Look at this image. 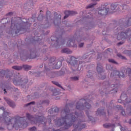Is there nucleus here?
I'll return each mask as SVG.
<instances>
[{"label":"nucleus","instance_id":"1","mask_svg":"<svg viewBox=\"0 0 131 131\" xmlns=\"http://www.w3.org/2000/svg\"><path fill=\"white\" fill-rule=\"evenodd\" d=\"M68 106H70V104H67L65 108L61 111V118L57 120H54V121L57 124L64 125L66 129H68V128L70 127L71 125H73L74 127L78 128V127H80V128H84L85 125L83 124H78L75 126L74 123L76 122L77 117L79 116V114L77 112L75 113H71V111L68 108Z\"/></svg>","mask_w":131,"mask_h":131},{"label":"nucleus","instance_id":"2","mask_svg":"<svg viewBox=\"0 0 131 131\" xmlns=\"http://www.w3.org/2000/svg\"><path fill=\"white\" fill-rule=\"evenodd\" d=\"M0 109L3 111V117L5 120V124L8 129H12V128H14L16 130H18L19 127L22 125L24 126L26 124V126H27V122L25 120V117H20L18 116H16V117L11 118L9 116L10 115V113L5 112L4 107H1Z\"/></svg>","mask_w":131,"mask_h":131},{"label":"nucleus","instance_id":"3","mask_svg":"<svg viewBox=\"0 0 131 131\" xmlns=\"http://www.w3.org/2000/svg\"><path fill=\"white\" fill-rule=\"evenodd\" d=\"M108 4H105L103 5H101V7H100L98 9V14L100 16H104L106 15H108V14H112L113 13H115L116 11H117V9H116V8H122V6H119V5H118L117 3H114L111 5V10L109 11V8H106V6H107Z\"/></svg>","mask_w":131,"mask_h":131},{"label":"nucleus","instance_id":"4","mask_svg":"<svg viewBox=\"0 0 131 131\" xmlns=\"http://www.w3.org/2000/svg\"><path fill=\"white\" fill-rule=\"evenodd\" d=\"M26 117L32 124H33V123H35V124H36V123H39V124L45 125L48 121H49V124L52 123V122L51 121V120H50V119H46L43 116H36L34 117L29 115V114H27Z\"/></svg>","mask_w":131,"mask_h":131},{"label":"nucleus","instance_id":"5","mask_svg":"<svg viewBox=\"0 0 131 131\" xmlns=\"http://www.w3.org/2000/svg\"><path fill=\"white\" fill-rule=\"evenodd\" d=\"M91 104L88 102H85V99H81L79 102L77 103L76 109L78 110H83V109H90Z\"/></svg>","mask_w":131,"mask_h":131},{"label":"nucleus","instance_id":"6","mask_svg":"<svg viewBox=\"0 0 131 131\" xmlns=\"http://www.w3.org/2000/svg\"><path fill=\"white\" fill-rule=\"evenodd\" d=\"M50 66H52L54 69H60L62 66V61L56 62V57H52L49 60Z\"/></svg>","mask_w":131,"mask_h":131},{"label":"nucleus","instance_id":"7","mask_svg":"<svg viewBox=\"0 0 131 131\" xmlns=\"http://www.w3.org/2000/svg\"><path fill=\"white\" fill-rule=\"evenodd\" d=\"M117 30H118V31H119V30H120V34H118V36H117V39L119 40V39H125V38H127V34H128V33H129V32H130V31L129 30H127L125 32H122V31L123 30V28H122V27H120L118 28L117 29Z\"/></svg>","mask_w":131,"mask_h":131},{"label":"nucleus","instance_id":"8","mask_svg":"<svg viewBox=\"0 0 131 131\" xmlns=\"http://www.w3.org/2000/svg\"><path fill=\"white\" fill-rule=\"evenodd\" d=\"M69 64L71 66V68L73 71H75L77 69L78 65L77 64V58L72 56L70 57V60L69 61Z\"/></svg>","mask_w":131,"mask_h":131},{"label":"nucleus","instance_id":"9","mask_svg":"<svg viewBox=\"0 0 131 131\" xmlns=\"http://www.w3.org/2000/svg\"><path fill=\"white\" fill-rule=\"evenodd\" d=\"M13 26L14 28H16L17 31H15V34H18L21 30H22V28H20L19 29H18V27H20V24L17 23V20L14 22L13 19L11 20V28H13Z\"/></svg>","mask_w":131,"mask_h":131},{"label":"nucleus","instance_id":"10","mask_svg":"<svg viewBox=\"0 0 131 131\" xmlns=\"http://www.w3.org/2000/svg\"><path fill=\"white\" fill-rule=\"evenodd\" d=\"M114 74L115 75H117L120 78H121V77H124V74L123 73V72L115 71L111 73V76H114Z\"/></svg>","mask_w":131,"mask_h":131},{"label":"nucleus","instance_id":"11","mask_svg":"<svg viewBox=\"0 0 131 131\" xmlns=\"http://www.w3.org/2000/svg\"><path fill=\"white\" fill-rule=\"evenodd\" d=\"M65 16H64V19H66L67 18H68L69 16H72L73 15H76V14H77V13L75 11H66L64 12Z\"/></svg>","mask_w":131,"mask_h":131},{"label":"nucleus","instance_id":"12","mask_svg":"<svg viewBox=\"0 0 131 131\" xmlns=\"http://www.w3.org/2000/svg\"><path fill=\"white\" fill-rule=\"evenodd\" d=\"M9 73H10V71L9 70L4 71L2 70L0 72V76H2V77H3V76H5V75L6 74V78H11L10 76H8V74H9Z\"/></svg>","mask_w":131,"mask_h":131},{"label":"nucleus","instance_id":"13","mask_svg":"<svg viewBox=\"0 0 131 131\" xmlns=\"http://www.w3.org/2000/svg\"><path fill=\"white\" fill-rule=\"evenodd\" d=\"M4 99L5 100V101H6L7 104L8 105H9V106H10V107H12V108H14V107H15V106H16V105L15 104V103H14V102L12 101V100L4 97Z\"/></svg>","mask_w":131,"mask_h":131},{"label":"nucleus","instance_id":"14","mask_svg":"<svg viewBox=\"0 0 131 131\" xmlns=\"http://www.w3.org/2000/svg\"><path fill=\"white\" fill-rule=\"evenodd\" d=\"M49 113H50V114H52L53 113H54V112L55 113H57L58 112H59V108H58L57 107H55L53 108H51L50 110H49L48 111Z\"/></svg>","mask_w":131,"mask_h":131},{"label":"nucleus","instance_id":"15","mask_svg":"<svg viewBox=\"0 0 131 131\" xmlns=\"http://www.w3.org/2000/svg\"><path fill=\"white\" fill-rule=\"evenodd\" d=\"M97 71L98 73H102L103 72V67H102L101 63L97 64Z\"/></svg>","mask_w":131,"mask_h":131},{"label":"nucleus","instance_id":"16","mask_svg":"<svg viewBox=\"0 0 131 131\" xmlns=\"http://www.w3.org/2000/svg\"><path fill=\"white\" fill-rule=\"evenodd\" d=\"M67 46L68 47H74V40H73V39H70L67 42Z\"/></svg>","mask_w":131,"mask_h":131},{"label":"nucleus","instance_id":"17","mask_svg":"<svg viewBox=\"0 0 131 131\" xmlns=\"http://www.w3.org/2000/svg\"><path fill=\"white\" fill-rule=\"evenodd\" d=\"M119 86V85L116 84L115 85H113V88H115L114 89L113 91V92H112V94H115L116 93H117V88H118V86Z\"/></svg>","mask_w":131,"mask_h":131},{"label":"nucleus","instance_id":"18","mask_svg":"<svg viewBox=\"0 0 131 131\" xmlns=\"http://www.w3.org/2000/svg\"><path fill=\"white\" fill-rule=\"evenodd\" d=\"M61 53H65L66 54H71L72 53V51H70V50L68 49H63L61 51Z\"/></svg>","mask_w":131,"mask_h":131},{"label":"nucleus","instance_id":"19","mask_svg":"<svg viewBox=\"0 0 131 131\" xmlns=\"http://www.w3.org/2000/svg\"><path fill=\"white\" fill-rule=\"evenodd\" d=\"M22 81L21 80H17L15 79H14L13 80V83L15 84V85H18V84H20V83Z\"/></svg>","mask_w":131,"mask_h":131},{"label":"nucleus","instance_id":"20","mask_svg":"<svg viewBox=\"0 0 131 131\" xmlns=\"http://www.w3.org/2000/svg\"><path fill=\"white\" fill-rule=\"evenodd\" d=\"M23 67L25 70H30L31 69V66L28 65H24Z\"/></svg>","mask_w":131,"mask_h":131},{"label":"nucleus","instance_id":"21","mask_svg":"<svg viewBox=\"0 0 131 131\" xmlns=\"http://www.w3.org/2000/svg\"><path fill=\"white\" fill-rule=\"evenodd\" d=\"M96 114L104 115V110L98 109L96 112Z\"/></svg>","mask_w":131,"mask_h":131},{"label":"nucleus","instance_id":"22","mask_svg":"<svg viewBox=\"0 0 131 131\" xmlns=\"http://www.w3.org/2000/svg\"><path fill=\"white\" fill-rule=\"evenodd\" d=\"M23 67L21 66H13L12 67L13 69H15V70H21Z\"/></svg>","mask_w":131,"mask_h":131},{"label":"nucleus","instance_id":"23","mask_svg":"<svg viewBox=\"0 0 131 131\" xmlns=\"http://www.w3.org/2000/svg\"><path fill=\"white\" fill-rule=\"evenodd\" d=\"M103 126L105 128H108V127H111V126H114V124H103Z\"/></svg>","mask_w":131,"mask_h":131},{"label":"nucleus","instance_id":"24","mask_svg":"<svg viewBox=\"0 0 131 131\" xmlns=\"http://www.w3.org/2000/svg\"><path fill=\"white\" fill-rule=\"evenodd\" d=\"M96 5H97V3L94 4H90L87 7H86V9H92V8H94V6H96Z\"/></svg>","mask_w":131,"mask_h":131},{"label":"nucleus","instance_id":"25","mask_svg":"<svg viewBox=\"0 0 131 131\" xmlns=\"http://www.w3.org/2000/svg\"><path fill=\"white\" fill-rule=\"evenodd\" d=\"M52 83H53V84H55V85H57V86H58L59 88H61L62 89V86H61V84H59L58 82L52 81Z\"/></svg>","mask_w":131,"mask_h":131},{"label":"nucleus","instance_id":"26","mask_svg":"<svg viewBox=\"0 0 131 131\" xmlns=\"http://www.w3.org/2000/svg\"><path fill=\"white\" fill-rule=\"evenodd\" d=\"M126 73L127 74H128L129 76H130L131 75V69L130 68H127L126 71Z\"/></svg>","mask_w":131,"mask_h":131},{"label":"nucleus","instance_id":"27","mask_svg":"<svg viewBox=\"0 0 131 131\" xmlns=\"http://www.w3.org/2000/svg\"><path fill=\"white\" fill-rule=\"evenodd\" d=\"M117 56L120 59H122V60H124L125 59V58L124 56H123L122 55H121V54H120L119 53L117 54Z\"/></svg>","mask_w":131,"mask_h":131},{"label":"nucleus","instance_id":"28","mask_svg":"<svg viewBox=\"0 0 131 131\" xmlns=\"http://www.w3.org/2000/svg\"><path fill=\"white\" fill-rule=\"evenodd\" d=\"M108 62L110 63H113L114 64H117V62L115 61L114 59H108Z\"/></svg>","mask_w":131,"mask_h":131},{"label":"nucleus","instance_id":"29","mask_svg":"<svg viewBox=\"0 0 131 131\" xmlns=\"http://www.w3.org/2000/svg\"><path fill=\"white\" fill-rule=\"evenodd\" d=\"M71 80H78V77H73L71 78Z\"/></svg>","mask_w":131,"mask_h":131},{"label":"nucleus","instance_id":"30","mask_svg":"<svg viewBox=\"0 0 131 131\" xmlns=\"http://www.w3.org/2000/svg\"><path fill=\"white\" fill-rule=\"evenodd\" d=\"M29 130H30V131H36V127H32L31 128H30L29 129Z\"/></svg>","mask_w":131,"mask_h":131},{"label":"nucleus","instance_id":"31","mask_svg":"<svg viewBox=\"0 0 131 131\" xmlns=\"http://www.w3.org/2000/svg\"><path fill=\"white\" fill-rule=\"evenodd\" d=\"M35 103L34 101H32V102H31L25 105L26 106H29L30 105H34V104Z\"/></svg>","mask_w":131,"mask_h":131},{"label":"nucleus","instance_id":"32","mask_svg":"<svg viewBox=\"0 0 131 131\" xmlns=\"http://www.w3.org/2000/svg\"><path fill=\"white\" fill-rule=\"evenodd\" d=\"M111 65H106V69H107V70H110L111 69Z\"/></svg>","mask_w":131,"mask_h":131},{"label":"nucleus","instance_id":"33","mask_svg":"<svg viewBox=\"0 0 131 131\" xmlns=\"http://www.w3.org/2000/svg\"><path fill=\"white\" fill-rule=\"evenodd\" d=\"M83 43H80L79 45V48H82L83 47Z\"/></svg>","mask_w":131,"mask_h":131},{"label":"nucleus","instance_id":"34","mask_svg":"<svg viewBox=\"0 0 131 131\" xmlns=\"http://www.w3.org/2000/svg\"><path fill=\"white\" fill-rule=\"evenodd\" d=\"M121 113L122 115H125V112L124 111H122Z\"/></svg>","mask_w":131,"mask_h":131},{"label":"nucleus","instance_id":"35","mask_svg":"<svg viewBox=\"0 0 131 131\" xmlns=\"http://www.w3.org/2000/svg\"><path fill=\"white\" fill-rule=\"evenodd\" d=\"M11 15H13V12H9L7 14V16H11Z\"/></svg>","mask_w":131,"mask_h":131},{"label":"nucleus","instance_id":"36","mask_svg":"<svg viewBox=\"0 0 131 131\" xmlns=\"http://www.w3.org/2000/svg\"><path fill=\"white\" fill-rule=\"evenodd\" d=\"M58 20H59V21H61V15H59L58 16Z\"/></svg>","mask_w":131,"mask_h":131},{"label":"nucleus","instance_id":"37","mask_svg":"<svg viewBox=\"0 0 131 131\" xmlns=\"http://www.w3.org/2000/svg\"><path fill=\"white\" fill-rule=\"evenodd\" d=\"M122 43H123V42H120L118 43V46H120V45H122Z\"/></svg>","mask_w":131,"mask_h":131},{"label":"nucleus","instance_id":"38","mask_svg":"<svg viewBox=\"0 0 131 131\" xmlns=\"http://www.w3.org/2000/svg\"><path fill=\"white\" fill-rule=\"evenodd\" d=\"M35 58H36V56H33L30 57V59H35Z\"/></svg>","mask_w":131,"mask_h":131},{"label":"nucleus","instance_id":"39","mask_svg":"<svg viewBox=\"0 0 131 131\" xmlns=\"http://www.w3.org/2000/svg\"><path fill=\"white\" fill-rule=\"evenodd\" d=\"M124 53H130V51L126 50V51L124 52Z\"/></svg>","mask_w":131,"mask_h":131},{"label":"nucleus","instance_id":"40","mask_svg":"<svg viewBox=\"0 0 131 131\" xmlns=\"http://www.w3.org/2000/svg\"><path fill=\"white\" fill-rule=\"evenodd\" d=\"M53 96H57V95H58V94L56 93H53Z\"/></svg>","mask_w":131,"mask_h":131},{"label":"nucleus","instance_id":"41","mask_svg":"<svg viewBox=\"0 0 131 131\" xmlns=\"http://www.w3.org/2000/svg\"><path fill=\"white\" fill-rule=\"evenodd\" d=\"M43 103H47V104H49V101H45Z\"/></svg>","mask_w":131,"mask_h":131},{"label":"nucleus","instance_id":"42","mask_svg":"<svg viewBox=\"0 0 131 131\" xmlns=\"http://www.w3.org/2000/svg\"><path fill=\"white\" fill-rule=\"evenodd\" d=\"M93 2H99V0H91Z\"/></svg>","mask_w":131,"mask_h":131},{"label":"nucleus","instance_id":"43","mask_svg":"<svg viewBox=\"0 0 131 131\" xmlns=\"http://www.w3.org/2000/svg\"><path fill=\"white\" fill-rule=\"evenodd\" d=\"M28 82V80H27V81L24 82V83H27Z\"/></svg>","mask_w":131,"mask_h":131},{"label":"nucleus","instance_id":"44","mask_svg":"<svg viewBox=\"0 0 131 131\" xmlns=\"http://www.w3.org/2000/svg\"><path fill=\"white\" fill-rule=\"evenodd\" d=\"M86 115H88L89 118H90V116H89L88 112H86Z\"/></svg>","mask_w":131,"mask_h":131},{"label":"nucleus","instance_id":"45","mask_svg":"<svg viewBox=\"0 0 131 131\" xmlns=\"http://www.w3.org/2000/svg\"><path fill=\"white\" fill-rule=\"evenodd\" d=\"M107 51L108 52H110V51H111V49L110 48H108Z\"/></svg>","mask_w":131,"mask_h":131},{"label":"nucleus","instance_id":"46","mask_svg":"<svg viewBox=\"0 0 131 131\" xmlns=\"http://www.w3.org/2000/svg\"><path fill=\"white\" fill-rule=\"evenodd\" d=\"M129 124H131V119H130L129 120Z\"/></svg>","mask_w":131,"mask_h":131},{"label":"nucleus","instance_id":"47","mask_svg":"<svg viewBox=\"0 0 131 131\" xmlns=\"http://www.w3.org/2000/svg\"><path fill=\"white\" fill-rule=\"evenodd\" d=\"M50 13H51V12H50V11H48L47 12V14H50Z\"/></svg>","mask_w":131,"mask_h":131},{"label":"nucleus","instance_id":"48","mask_svg":"<svg viewBox=\"0 0 131 131\" xmlns=\"http://www.w3.org/2000/svg\"><path fill=\"white\" fill-rule=\"evenodd\" d=\"M4 94H6V93H7V91L6 90V89H4Z\"/></svg>","mask_w":131,"mask_h":131},{"label":"nucleus","instance_id":"49","mask_svg":"<svg viewBox=\"0 0 131 131\" xmlns=\"http://www.w3.org/2000/svg\"><path fill=\"white\" fill-rule=\"evenodd\" d=\"M118 102L119 103H121V100H119L118 101Z\"/></svg>","mask_w":131,"mask_h":131},{"label":"nucleus","instance_id":"50","mask_svg":"<svg viewBox=\"0 0 131 131\" xmlns=\"http://www.w3.org/2000/svg\"><path fill=\"white\" fill-rule=\"evenodd\" d=\"M0 129H1L2 130H3L4 129V128H0Z\"/></svg>","mask_w":131,"mask_h":131},{"label":"nucleus","instance_id":"51","mask_svg":"<svg viewBox=\"0 0 131 131\" xmlns=\"http://www.w3.org/2000/svg\"><path fill=\"white\" fill-rule=\"evenodd\" d=\"M42 67H43L42 66H41L40 67V68H42Z\"/></svg>","mask_w":131,"mask_h":131},{"label":"nucleus","instance_id":"52","mask_svg":"<svg viewBox=\"0 0 131 131\" xmlns=\"http://www.w3.org/2000/svg\"><path fill=\"white\" fill-rule=\"evenodd\" d=\"M105 77H106L105 76H104V78H101L102 79H104V78H105Z\"/></svg>","mask_w":131,"mask_h":131},{"label":"nucleus","instance_id":"53","mask_svg":"<svg viewBox=\"0 0 131 131\" xmlns=\"http://www.w3.org/2000/svg\"><path fill=\"white\" fill-rule=\"evenodd\" d=\"M72 131H76V129H74Z\"/></svg>","mask_w":131,"mask_h":131},{"label":"nucleus","instance_id":"54","mask_svg":"<svg viewBox=\"0 0 131 131\" xmlns=\"http://www.w3.org/2000/svg\"><path fill=\"white\" fill-rule=\"evenodd\" d=\"M54 14H55V15H56V14H57V12H55Z\"/></svg>","mask_w":131,"mask_h":131},{"label":"nucleus","instance_id":"55","mask_svg":"<svg viewBox=\"0 0 131 131\" xmlns=\"http://www.w3.org/2000/svg\"><path fill=\"white\" fill-rule=\"evenodd\" d=\"M52 118H53V117H53V116H52V117H51Z\"/></svg>","mask_w":131,"mask_h":131},{"label":"nucleus","instance_id":"56","mask_svg":"<svg viewBox=\"0 0 131 131\" xmlns=\"http://www.w3.org/2000/svg\"><path fill=\"white\" fill-rule=\"evenodd\" d=\"M128 23H129V21H128Z\"/></svg>","mask_w":131,"mask_h":131},{"label":"nucleus","instance_id":"57","mask_svg":"<svg viewBox=\"0 0 131 131\" xmlns=\"http://www.w3.org/2000/svg\"><path fill=\"white\" fill-rule=\"evenodd\" d=\"M108 114H109V111H108Z\"/></svg>","mask_w":131,"mask_h":131},{"label":"nucleus","instance_id":"58","mask_svg":"<svg viewBox=\"0 0 131 131\" xmlns=\"http://www.w3.org/2000/svg\"><path fill=\"white\" fill-rule=\"evenodd\" d=\"M57 42H58V40H57Z\"/></svg>","mask_w":131,"mask_h":131},{"label":"nucleus","instance_id":"59","mask_svg":"<svg viewBox=\"0 0 131 131\" xmlns=\"http://www.w3.org/2000/svg\"><path fill=\"white\" fill-rule=\"evenodd\" d=\"M121 129H122V127L121 128Z\"/></svg>","mask_w":131,"mask_h":131},{"label":"nucleus","instance_id":"60","mask_svg":"<svg viewBox=\"0 0 131 131\" xmlns=\"http://www.w3.org/2000/svg\"><path fill=\"white\" fill-rule=\"evenodd\" d=\"M130 25H131V24H130Z\"/></svg>","mask_w":131,"mask_h":131}]
</instances>
